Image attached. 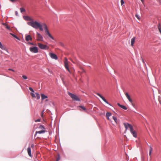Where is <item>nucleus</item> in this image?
Wrapping results in <instances>:
<instances>
[{
	"label": "nucleus",
	"instance_id": "1",
	"mask_svg": "<svg viewBox=\"0 0 161 161\" xmlns=\"http://www.w3.org/2000/svg\"><path fill=\"white\" fill-rule=\"evenodd\" d=\"M27 24L35 29H39L41 31H43L42 27H43L46 34L47 35L49 36L51 39L53 40L54 39V38L49 33L48 30L47 25L45 23H42V25H41L39 22H38L37 21H35L31 22H27Z\"/></svg>",
	"mask_w": 161,
	"mask_h": 161
},
{
	"label": "nucleus",
	"instance_id": "2",
	"mask_svg": "<svg viewBox=\"0 0 161 161\" xmlns=\"http://www.w3.org/2000/svg\"><path fill=\"white\" fill-rule=\"evenodd\" d=\"M128 125L129 126V128L130 129V132L135 137H137V134L136 131L135 130H133V127L130 124H128Z\"/></svg>",
	"mask_w": 161,
	"mask_h": 161
},
{
	"label": "nucleus",
	"instance_id": "3",
	"mask_svg": "<svg viewBox=\"0 0 161 161\" xmlns=\"http://www.w3.org/2000/svg\"><path fill=\"white\" fill-rule=\"evenodd\" d=\"M68 61L67 60V59L66 58H64V66L65 68L66 69L68 70L69 72L70 73L72 74V72L69 69L68 65Z\"/></svg>",
	"mask_w": 161,
	"mask_h": 161
},
{
	"label": "nucleus",
	"instance_id": "4",
	"mask_svg": "<svg viewBox=\"0 0 161 161\" xmlns=\"http://www.w3.org/2000/svg\"><path fill=\"white\" fill-rule=\"evenodd\" d=\"M37 44L39 47L42 49L48 50L49 48V47L48 46L41 43H38Z\"/></svg>",
	"mask_w": 161,
	"mask_h": 161
},
{
	"label": "nucleus",
	"instance_id": "5",
	"mask_svg": "<svg viewBox=\"0 0 161 161\" xmlns=\"http://www.w3.org/2000/svg\"><path fill=\"white\" fill-rule=\"evenodd\" d=\"M68 95L71 97V98L74 100L78 101H80V99L76 95L72 94L69 92H68Z\"/></svg>",
	"mask_w": 161,
	"mask_h": 161
},
{
	"label": "nucleus",
	"instance_id": "6",
	"mask_svg": "<svg viewBox=\"0 0 161 161\" xmlns=\"http://www.w3.org/2000/svg\"><path fill=\"white\" fill-rule=\"evenodd\" d=\"M37 40L39 41H43V38L41 34L38 32L36 33Z\"/></svg>",
	"mask_w": 161,
	"mask_h": 161
},
{
	"label": "nucleus",
	"instance_id": "7",
	"mask_svg": "<svg viewBox=\"0 0 161 161\" xmlns=\"http://www.w3.org/2000/svg\"><path fill=\"white\" fill-rule=\"evenodd\" d=\"M30 50L32 53H37L38 52V48L36 47H31L30 48Z\"/></svg>",
	"mask_w": 161,
	"mask_h": 161
},
{
	"label": "nucleus",
	"instance_id": "8",
	"mask_svg": "<svg viewBox=\"0 0 161 161\" xmlns=\"http://www.w3.org/2000/svg\"><path fill=\"white\" fill-rule=\"evenodd\" d=\"M125 96H126L127 98L128 99L129 101L131 103L132 105L133 106H134V104L133 103V101L132 100V99L131 98L130 96L129 95V94H128L127 92L125 93Z\"/></svg>",
	"mask_w": 161,
	"mask_h": 161
},
{
	"label": "nucleus",
	"instance_id": "9",
	"mask_svg": "<svg viewBox=\"0 0 161 161\" xmlns=\"http://www.w3.org/2000/svg\"><path fill=\"white\" fill-rule=\"evenodd\" d=\"M125 96H126L127 98L128 99L129 101L131 103L132 105L133 106H134V104L133 103V101L132 100V99L131 98L130 96L129 95V94H128L127 92L125 93Z\"/></svg>",
	"mask_w": 161,
	"mask_h": 161
},
{
	"label": "nucleus",
	"instance_id": "10",
	"mask_svg": "<svg viewBox=\"0 0 161 161\" xmlns=\"http://www.w3.org/2000/svg\"><path fill=\"white\" fill-rule=\"evenodd\" d=\"M96 94L100 98H101L105 103L110 105V104L105 99V98L104 97H103L101 95L98 93H97Z\"/></svg>",
	"mask_w": 161,
	"mask_h": 161
},
{
	"label": "nucleus",
	"instance_id": "11",
	"mask_svg": "<svg viewBox=\"0 0 161 161\" xmlns=\"http://www.w3.org/2000/svg\"><path fill=\"white\" fill-rule=\"evenodd\" d=\"M49 55L52 58L54 59L55 60H57L58 59V57L54 53H49Z\"/></svg>",
	"mask_w": 161,
	"mask_h": 161
},
{
	"label": "nucleus",
	"instance_id": "12",
	"mask_svg": "<svg viewBox=\"0 0 161 161\" xmlns=\"http://www.w3.org/2000/svg\"><path fill=\"white\" fill-rule=\"evenodd\" d=\"M32 38L30 35H25V40L26 41H32Z\"/></svg>",
	"mask_w": 161,
	"mask_h": 161
},
{
	"label": "nucleus",
	"instance_id": "13",
	"mask_svg": "<svg viewBox=\"0 0 161 161\" xmlns=\"http://www.w3.org/2000/svg\"><path fill=\"white\" fill-rule=\"evenodd\" d=\"M31 147H29L27 148V153L31 157L32 155L31 154Z\"/></svg>",
	"mask_w": 161,
	"mask_h": 161
},
{
	"label": "nucleus",
	"instance_id": "14",
	"mask_svg": "<svg viewBox=\"0 0 161 161\" xmlns=\"http://www.w3.org/2000/svg\"><path fill=\"white\" fill-rule=\"evenodd\" d=\"M45 130H41L39 131H36V134H35V136H36V134L37 133L39 134H42L43 133H44L45 132Z\"/></svg>",
	"mask_w": 161,
	"mask_h": 161
},
{
	"label": "nucleus",
	"instance_id": "15",
	"mask_svg": "<svg viewBox=\"0 0 161 161\" xmlns=\"http://www.w3.org/2000/svg\"><path fill=\"white\" fill-rule=\"evenodd\" d=\"M117 105L120 108L125 110H126L127 109V108L125 106L123 105H121L119 103H118Z\"/></svg>",
	"mask_w": 161,
	"mask_h": 161
},
{
	"label": "nucleus",
	"instance_id": "16",
	"mask_svg": "<svg viewBox=\"0 0 161 161\" xmlns=\"http://www.w3.org/2000/svg\"><path fill=\"white\" fill-rule=\"evenodd\" d=\"M24 19L27 20L32 21H33V19L29 16H25Z\"/></svg>",
	"mask_w": 161,
	"mask_h": 161
},
{
	"label": "nucleus",
	"instance_id": "17",
	"mask_svg": "<svg viewBox=\"0 0 161 161\" xmlns=\"http://www.w3.org/2000/svg\"><path fill=\"white\" fill-rule=\"evenodd\" d=\"M135 38H136L135 37H134L131 39V45L132 46H133L134 45V44L135 42Z\"/></svg>",
	"mask_w": 161,
	"mask_h": 161
},
{
	"label": "nucleus",
	"instance_id": "18",
	"mask_svg": "<svg viewBox=\"0 0 161 161\" xmlns=\"http://www.w3.org/2000/svg\"><path fill=\"white\" fill-rule=\"evenodd\" d=\"M41 96L42 100H44L47 98V97L46 95L43 94H41Z\"/></svg>",
	"mask_w": 161,
	"mask_h": 161
},
{
	"label": "nucleus",
	"instance_id": "19",
	"mask_svg": "<svg viewBox=\"0 0 161 161\" xmlns=\"http://www.w3.org/2000/svg\"><path fill=\"white\" fill-rule=\"evenodd\" d=\"M111 115V113L107 112L106 113V117L108 119H109V117Z\"/></svg>",
	"mask_w": 161,
	"mask_h": 161
},
{
	"label": "nucleus",
	"instance_id": "20",
	"mask_svg": "<svg viewBox=\"0 0 161 161\" xmlns=\"http://www.w3.org/2000/svg\"><path fill=\"white\" fill-rule=\"evenodd\" d=\"M0 48L3 50H5V47L3 45L2 43L0 42Z\"/></svg>",
	"mask_w": 161,
	"mask_h": 161
},
{
	"label": "nucleus",
	"instance_id": "21",
	"mask_svg": "<svg viewBox=\"0 0 161 161\" xmlns=\"http://www.w3.org/2000/svg\"><path fill=\"white\" fill-rule=\"evenodd\" d=\"M10 34L11 35L13 36L17 39L18 40H19V39L15 35L13 34L12 33H10Z\"/></svg>",
	"mask_w": 161,
	"mask_h": 161
},
{
	"label": "nucleus",
	"instance_id": "22",
	"mask_svg": "<svg viewBox=\"0 0 161 161\" xmlns=\"http://www.w3.org/2000/svg\"><path fill=\"white\" fill-rule=\"evenodd\" d=\"M78 108H80L82 109L83 110H86V108L85 107L83 106H79L78 107Z\"/></svg>",
	"mask_w": 161,
	"mask_h": 161
},
{
	"label": "nucleus",
	"instance_id": "23",
	"mask_svg": "<svg viewBox=\"0 0 161 161\" xmlns=\"http://www.w3.org/2000/svg\"><path fill=\"white\" fill-rule=\"evenodd\" d=\"M39 128L42 130H45V128L44 126L42 125H41L39 126Z\"/></svg>",
	"mask_w": 161,
	"mask_h": 161
},
{
	"label": "nucleus",
	"instance_id": "24",
	"mask_svg": "<svg viewBox=\"0 0 161 161\" xmlns=\"http://www.w3.org/2000/svg\"><path fill=\"white\" fill-rule=\"evenodd\" d=\"M128 124H129L128 123H127V124H126V123H124V125L125 128V129H126V130H127V129H128V127H129V126H128Z\"/></svg>",
	"mask_w": 161,
	"mask_h": 161
},
{
	"label": "nucleus",
	"instance_id": "25",
	"mask_svg": "<svg viewBox=\"0 0 161 161\" xmlns=\"http://www.w3.org/2000/svg\"><path fill=\"white\" fill-rule=\"evenodd\" d=\"M3 25L6 26V28L8 30H10V27L7 24H6L5 23H3Z\"/></svg>",
	"mask_w": 161,
	"mask_h": 161
},
{
	"label": "nucleus",
	"instance_id": "26",
	"mask_svg": "<svg viewBox=\"0 0 161 161\" xmlns=\"http://www.w3.org/2000/svg\"><path fill=\"white\" fill-rule=\"evenodd\" d=\"M20 12L21 13H22L23 12H25V8H20Z\"/></svg>",
	"mask_w": 161,
	"mask_h": 161
},
{
	"label": "nucleus",
	"instance_id": "27",
	"mask_svg": "<svg viewBox=\"0 0 161 161\" xmlns=\"http://www.w3.org/2000/svg\"><path fill=\"white\" fill-rule=\"evenodd\" d=\"M113 118L114 119V121H115V122L116 123H117V118L116 117H115L114 116H113Z\"/></svg>",
	"mask_w": 161,
	"mask_h": 161
},
{
	"label": "nucleus",
	"instance_id": "28",
	"mask_svg": "<svg viewBox=\"0 0 161 161\" xmlns=\"http://www.w3.org/2000/svg\"><path fill=\"white\" fill-rule=\"evenodd\" d=\"M153 150V148L151 147H150V149H149V155L150 156Z\"/></svg>",
	"mask_w": 161,
	"mask_h": 161
},
{
	"label": "nucleus",
	"instance_id": "29",
	"mask_svg": "<svg viewBox=\"0 0 161 161\" xmlns=\"http://www.w3.org/2000/svg\"><path fill=\"white\" fill-rule=\"evenodd\" d=\"M36 97L37 99H39L40 98V96L39 94H38V93H36Z\"/></svg>",
	"mask_w": 161,
	"mask_h": 161
},
{
	"label": "nucleus",
	"instance_id": "30",
	"mask_svg": "<svg viewBox=\"0 0 161 161\" xmlns=\"http://www.w3.org/2000/svg\"><path fill=\"white\" fill-rule=\"evenodd\" d=\"M22 77L25 80H26L27 79V77L25 75H23L22 76Z\"/></svg>",
	"mask_w": 161,
	"mask_h": 161
},
{
	"label": "nucleus",
	"instance_id": "31",
	"mask_svg": "<svg viewBox=\"0 0 161 161\" xmlns=\"http://www.w3.org/2000/svg\"><path fill=\"white\" fill-rule=\"evenodd\" d=\"M120 2L121 5H122L124 3V2L123 0H121Z\"/></svg>",
	"mask_w": 161,
	"mask_h": 161
},
{
	"label": "nucleus",
	"instance_id": "32",
	"mask_svg": "<svg viewBox=\"0 0 161 161\" xmlns=\"http://www.w3.org/2000/svg\"><path fill=\"white\" fill-rule=\"evenodd\" d=\"M135 16L137 18V19H140V17L139 16L137 15V14H136L135 15Z\"/></svg>",
	"mask_w": 161,
	"mask_h": 161
},
{
	"label": "nucleus",
	"instance_id": "33",
	"mask_svg": "<svg viewBox=\"0 0 161 161\" xmlns=\"http://www.w3.org/2000/svg\"><path fill=\"white\" fill-rule=\"evenodd\" d=\"M41 121V119H36V120H35V121L36 122H40Z\"/></svg>",
	"mask_w": 161,
	"mask_h": 161
},
{
	"label": "nucleus",
	"instance_id": "34",
	"mask_svg": "<svg viewBox=\"0 0 161 161\" xmlns=\"http://www.w3.org/2000/svg\"><path fill=\"white\" fill-rule=\"evenodd\" d=\"M31 96L32 97H36V96H35V95L33 93H31Z\"/></svg>",
	"mask_w": 161,
	"mask_h": 161
},
{
	"label": "nucleus",
	"instance_id": "35",
	"mask_svg": "<svg viewBox=\"0 0 161 161\" xmlns=\"http://www.w3.org/2000/svg\"><path fill=\"white\" fill-rule=\"evenodd\" d=\"M29 89L32 92H34V91L33 90V89L32 88L30 87L29 88Z\"/></svg>",
	"mask_w": 161,
	"mask_h": 161
},
{
	"label": "nucleus",
	"instance_id": "36",
	"mask_svg": "<svg viewBox=\"0 0 161 161\" xmlns=\"http://www.w3.org/2000/svg\"><path fill=\"white\" fill-rule=\"evenodd\" d=\"M43 112H44V110L43 111H42V113L41 116L42 118H43Z\"/></svg>",
	"mask_w": 161,
	"mask_h": 161
},
{
	"label": "nucleus",
	"instance_id": "37",
	"mask_svg": "<svg viewBox=\"0 0 161 161\" xmlns=\"http://www.w3.org/2000/svg\"><path fill=\"white\" fill-rule=\"evenodd\" d=\"M28 43H29V44H30L31 45H34V43H31V42H28Z\"/></svg>",
	"mask_w": 161,
	"mask_h": 161
},
{
	"label": "nucleus",
	"instance_id": "38",
	"mask_svg": "<svg viewBox=\"0 0 161 161\" xmlns=\"http://www.w3.org/2000/svg\"><path fill=\"white\" fill-rule=\"evenodd\" d=\"M8 70H11V71H13V72H14V70L13 69H8Z\"/></svg>",
	"mask_w": 161,
	"mask_h": 161
},
{
	"label": "nucleus",
	"instance_id": "39",
	"mask_svg": "<svg viewBox=\"0 0 161 161\" xmlns=\"http://www.w3.org/2000/svg\"><path fill=\"white\" fill-rule=\"evenodd\" d=\"M60 158L59 157L56 160V161H58L60 160Z\"/></svg>",
	"mask_w": 161,
	"mask_h": 161
},
{
	"label": "nucleus",
	"instance_id": "40",
	"mask_svg": "<svg viewBox=\"0 0 161 161\" xmlns=\"http://www.w3.org/2000/svg\"><path fill=\"white\" fill-rule=\"evenodd\" d=\"M31 147L32 148H33L34 147V145L33 144H32L31 146Z\"/></svg>",
	"mask_w": 161,
	"mask_h": 161
},
{
	"label": "nucleus",
	"instance_id": "41",
	"mask_svg": "<svg viewBox=\"0 0 161 161\" xmlns=\"http://www.w3.org/2000/svg\"><path fill=\"white\" fill-rule=\"evenodd\" d=\"M15 14L16 15H18V12L17 11H16L15 12Z\"/></svg>",
	"mask_w": 161,
	"mask_h": 161
},
{
	"label": "nucleus",
	"instance_id": "42",
	"mask_svg": "<svg viewBox=\"0 0 161 161\" xmlns=\"http://www.w3.org/2000/svg\"><path fill=\"white\" fill-rule=\"evenodd\" d=\"M141 1L143 3L144 2V1H143V0H141Z\"/></svg>",
	"mask_w": 161,
	"mask_h": 161
},
{
	"label": "nucleus",
	"instance_id": "43",
	"mask_svg": "<svg viewBox=\"0 0 161 161\" xmlns=\"http://www.w3.org/2000/svg\"><path fill=\"white\" fill-rule=\"evenodd\" d=\"M160 103L161 104V102L160 101H159Z\"/></svg>",
	"mask_w": 161,
	"mask_h": 161
},
{
	"label": "nucleus",
	"instance_id": "44",
	"mask_svg": "<svg viewBox=\"0 0 161 161\" xmlns=\"http://www.w3.org/2000/svg\"><path fill=\"white\" fill-rule=\"evenodd\" d=\"M70 60L73 62V63H74V62H73L71 59H70Z\"/></svg>",
	"mask_w": 161,
	"mask_h": 161
},
{
	"label": "nucleus",
	"instance_id": "45",
	"mask_svg": "<svg viewBox=\"0 0 161 161\" xmlns=\"http://www.w3.org/2000/svg\"><path fill=\"white\" fill-rule=\"evenodd\" d=\"M79 109L80 110H81V109H79Z\"/></svg>",
	"mask_w": 161,
	"mask_h": 161
}]
</instances>
